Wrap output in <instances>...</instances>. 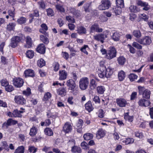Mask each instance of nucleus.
I'll use <instances>...</instances> for the list:
<instances>
[{"instance_id":"obj_16","label":"nucleus","mask_w":153,"mask_h":153,"mask_svg":"<svg viewBox=\"0 0 153 153\" xmlns=\"http://www.w3.org/2000/svg\"><path fill=\"white\" fill-rule=\"evenodd\" d=\"M72 127L71 124L68 122L65 123L63 128V131L65 133H68L71 131Z\"/></svg>"},{"instance_id":"obj_14","label":"nucleus","mask_w":153,"mask_h":153,"mask_svg":"<svg viewBox=\"0 0 153 153\" xmlns=\"http://www.w3.org/2000/svg\"><path fill=\"white\" fill-rule=\"evenodd\" d=\"M36 51L37 52L40 54H44L46 52V47L44 44L43 43L39 44L37 46Z\"/></svg>"},{"instance_id":"obj_45","label":"nucleus","mask_w":153,"mask_h":153,"mask_svg":"<svg viewBox=\"0 0 153 153\" xmlns=\"http://www.w3.org/2000/svg\"><path fill=\"white\" fill-rule=\"evenodd\" d=\"M22 94L24 95L27 98L30 97L31 94L30 88L29 87H27L26 90L23 91Z\"/></svg>"},{"instance_id":"obj_50","label":"nucleus","mask_w":153,"mask_h":153,"mask_svg":"<svg viewBox=\"0 0 153 153\" xmlns=\"http://www.w3.org/2000/svg\"><path fill=\"white\" fill-rule=\"evenodd\" d=\"M15 9L14 7H12V8L8 10L7 13L11 17H15L16 14Z\"/></svg>"},{"instance_id":"obj_56","label":"nucleus","mask_w":153,"mask_h":153,"mask_svg":"<svg viewBox=\"0 0 153 153\" xmlns=\"http://www.w3.org/2000/svg\"><path fill=\"white\" fill-rule=\"evenodd\" d=\"M5 88V91L7 92H12L14 90V88L13 86L9 84Z\"/></svg>"},{"instance_id":"obj_11","label":"nucleus","mask_w":153,"mask_h":153,"mask_svg":"<svg viewBox=\"0 0 153 153\" xmlns=\"http://www.w3.org/2000/svg\"><path fill=\"white\" fill-rule=\"evenodd\" d=\"M24 75L25 78L30 77H34L35 76V74L34 71L31 69H26L24 72Z\"/></svg>"},{"instance_id":"obj_62","label":"nucleus","mask_w":153,"mask_h":153,"mask_svg":"<svg viewBox=\"0 0 153 153\" xmlns=\"http://www.w3.org/2000/svg\"><path fill=\"white\" fill-rule=\"evenodd\" d=\"M87 48H89L88 46V45H84L80 49V51L84 54H86L87 56L88 54V53L86 50Z\"/></svg>"},{"instance_id":"obj_30","label":"nucleus","mask_w":153,"mask_h":153,"mask_svg":"<svg viewBox=\"0 0 153 153\" xmlns=\"http://www.w3.org/2000/svg\"><path fill=\"white\" fill-rule=\"evenodd\" d=\"M94 38L96 40L102 43L104 42V37L103 36L101 33L98 34L94 36Z\"/></svg>"},{"instance_id":"obj_48","label":"nucleus","mask_w":153,"mask_h":153,"mask_svg":"<svg viewBox=\"0 0 153 153\" xmlns=\"http://www.w3.org/2000/svg\"><path fill=\"white\" fill-rule=\"evenodd\" d=\"M25 148L23 146H19L15 151L14 153H24Z\"/></svg>"},{"instance_id":"obj_25","label":"nucleus","mask_w":153,"mask_h":153,"mask_svg":"<svg viewBox=\"0 0 153 153\" xmlns=\"http://www.w3.org/2000/svg\"><path fill=\"white\" fill-rule=\"evenodd\" d=\"M85 107L86 110L89 112H90L94 109L93 106L91 101L90 100L87 102L85 105Z\"/></svg>"},{"instance_id":"obj_12","label":"nucleus","mask_w":153,"mask_h":153,"mask_svg":"<svg viewBox=\"0 0 153 153\" xmlns=\"http://www.w3.org/2000/svg\"><path fill=\"white\" fill-rule=\"evenodd\" d=\"M96 137L98 140L104 137L106 135V131L102 128H100L96 132Z\"/></svg>"},{"instance_id":"obj_46","label":"nucleus","mask_w":153,"mask_h":153,"mask_svg":"<svg viewBox=\"0 0 153 153\" xmlns=\"http://www.w3.org/2000/svg\"><path fill=\"white\" fill-rule=\"evenodd\" d=\"M46 62L42 58H41L37 61V65L40 68H42L45 65Z\"/></svg>"},{"instance_id":"obj_59","label":"nucleus","mask_w":153,"mask_h":153,"mask_svg":"<svg viewBox=\"0 0 153 153\" xmlns=\"http://www.w3.org/2000/svg\"><path fill=\"white\" fill-rule=\"evenodd\" d=\"M128 77L130 81L133 82L137 79L138 76L134 74L131 73L128 75Z\"/></svg>"},{"instance_id":"obj_61","label":"nucleus","mask_w":153,"mask_h":153,"mask_svg":"<svg viewBox=\"0 0 153 153\" xmlns=\"http://www.w3.org/2000/svg\"><path fill=\"white\" fill-rule=\"evenodd\" d=\"M105 113L103 109H99L98 112V117L100 118H102L105 116Z\"/></svg>"},{"instance_id":"obj_38","label":"nucleus","mask_w":153,"mask_h":153,"mask_svg":"<svg viewBox=\"0 0 153 153\" xmlns=\"http://www.w3.org/2000/svg\"><path fill=\"white\" fill-rule=\"evenodd\" d=\"M97 85V83L94 79L90 80L89 87L91 90H94L96 88Z\"/></svg>"},{"instance_id":"obj_2","label":"nucleus","mask_w":153,"mask_h":153,"mask_svg":"<svg viewBox=\"0 0 153 153\" xmlns=\"http://www.w3.org/2000/svg\"><path fill=\"white\" fill-rule=\"evenodd\" d=\"M66 84L68 87V89L71 90L70 92L74 95H76L78 92L76 89L78 88V86L76 81H74L72 79H70L67 81Z\"/></svg>"},{"instance_id":"obj_39","label":"nucleus","mask_w":153,"mask_h":153,"mask_svg":"<svg viewBox=\"0 0 153 153\" xmlns=\"http://www.w3.org/2000/svg\"><path fill=\"white\" fill-rule=\"evenodd\" d=\"M99 76L101 78H103L105 77H106V74L104 70L102 69H98L97 71Z\"/></svg>"},{"instance_id":"obj_60","label":"nucleus","mask_w":153,"mask_h":153,"mask_svg":"<svg viewBox=\"0 0 153 153\" xmlns=\"http://www.w3.org/2000/svg\"><path fill=\"white\" fill-rule=\"evenodd\" d=\"M58 114L57 112L52 113H48L47 114V116L49 119L52 118L55 119L57 117Z\"/></svg>"},{"instance_id":"obj_1","label":"nucleus","mask_w":153,"mask_h":153,"mask_svg":"<svg viewBox=\"0 0 153 153\" xmlns=\"http://www.w3.org/2000/svg\"><path fill=\"white\" fill-rule=\"evenodd\" d=\"M20 110L15 109L12 112L9 111L7 113V116L10 117L21 118L22 117V114L25 112V109L23 107L20 108Z\"/></svg>"},{"instance_id":"obj_32","label":"nucleus","mask_w":153,"mask_h":153,"mask_svg":"<svg viewBox=\"0 0 153 153\" xmlns=\"http://www.w3.org/2000/svg\"><path fill=\"white\" fill-rule=\"evenodd\" d=\"M77 31L79 35L85 34L87 32L86 28L82 26H80L77 27Z\"/></svg>"},{"instance_id":"obj_31","label":"nucleus","mask_w":153,"mask_h":153,"mask_svg":"<svg viewBox=\"0 0 153 153\" xmlns=\"http://www.w3.org/2000/svg\"><path fill=\"white\" fill-rule=\"evenodd\" d=\"M129 112L125 113L124 118L126 121H128L130 123H131L133 121L134 117L133 116H131L129 115Z\"/></svg>"},{"instance_id":"obj_35","label":"nucleus","mask_w":153,"mask_h":153,"mask_svg":"<svg viewBox=\"0 0 153 153\" xmlns=\"http://www.w3.org/2000/svg\"><path fill=\"white\" fill-rule=\"evenodd\" d=\"M83 137L84 140H89L93 139L94 135L92 133L88 132L84 134Z\"/></svg>"},{"instance_id":"obj_52","label":"nucleus","mask_w":153,"mask_h":153,"mask_svg":"<svg viewBox=\"0 0 153 153\" xmlns=\"http://www.w3.org/2000/svg\"><path fill=\"white\" fill-rule=\"evenodd\" d=\"M51 124V122L50 119L49 118L48 119H46L45 122L42 121L40 124L42 126H49Z\"/></svg>"},{"instance_id":"obj_29","label":"nucleus","mask_w":153,"mask_h":153,"mask_svg":"<svg viewBox=\"0 0 153 153\" xmlns=\"http://www.w3.org/2000/svg\"><path fill=\"white\" fill-rule=\"evenodd\" d=\"M114 69L111 67L109 66L107 68H106L105 69V74H106V77L109 78L112 75L113 73Z\"/></svg>"},{"instance_id":"obj_33","label":"nucleus","mask_w":153,"mask_h":153,"mask_svg":"<svg viewBox=\"0 0 153 153\" xmlns=\"http://www.w3.org/2000/svg\"><path fill=\"white\" fill-rule=\"evenodd\" d=\"M44 132L45 134L48 136H53V134L52 130L49 127L45 128L44 130Z\"/></svg>"},{"instance_id":"obj_20","label":"nucleus","mask_w":153,"mask_h":153,"mask_svg":"<svg viewBox=\"0 0 153 153\" xmlns=\"http://www.w3.org/2000/svg\"><path fill=\"white\" fill-rule=\"evenodd\" d=\"M19 43L16 36H13L11 39L10 46L13 48H15Z\"/></svg>"},{"instance_id":"obj_51","label":"nucleus","mask_w":153,"mask_h":153,"mask_svg":"<svg viewBox=\"0 0 153 153\" xmlns=\"http://www.w3.org/2000/svg\"><path fill=\"white\" fill-rule=\"evenodd\" d=\"M151 94V92L148 89H145L144 93L142 94L143 98L148 99L150 98Z\"/></svg>"},{"instance_id":"obj_17","label":"nucleus","mask_w":153,"mask_h":153,"mask_svg":"<svg viewBox=\"0 0 153 153\" xmlns=\"http://www.w3.org/2000/svg\"><path fill=\"white\" fill-rule=\"evenodd\" d=\"M138 103V105L141 107H146L149 105L151 103L149 100L141 99L139 100Z\"/></svg>"},{"instance_id":"obj_10","label":"nucleus","mask_w":153,"mask_h":153,"mask_svg":"<svg viewBox=\"0 0 153 153\" xmlns=\"http://www.w3.org/2000/svg\"><path fill=\"white\" fill-rule=\"evenodd\" d=\"M103 29L102 28H100L99 25L97 23H94L92 25L90 28V33H93L95 32L100 33L102 32Z\"/></svg>"},{"instance_id":"obj_44","label":"nucleus","mask_w":153,"mask_h":153,"mask_svg":"<svg viewBox=\"0 0 153 153\" xmlns=\"http://www.w3.org/2000/svg\"><path fill=\"white\" fill-rule=\"evenodd\" d=\"M37 131V128L36 126H33L30 129L29 133L31 137L34 136L36 134Z\"/></svg>"},{"instance_id":"obj_53","label":"nucleus","mask_w":153,"mask_h":153,"mask_svg":"<svg viewBox=\"0 0 153 153\" xmlns=\"http://www.w3.org/2000/svg\"><path fill=\"white\" fill-rule=\"evenodd\" d=\"M26 54L27 57L31 59L33 57L34 55V52L33 51L28 50L26 51Z\"/></svg>"},{"instance_id":"obj_7","label":"nucleus","mask_w":153,"mask_h":153,"mask_svg":"<svg viewBox=\"0 0 153 153\" xmlns=\"http://www.w3.org/2000/svg\"><path fill=\"white\" fill-rule=\"evenodd\" d=\"M15 102L18 105H23L26 103V99L21 95H16L14 98Z\"/></svg>"},{"instance_id":"obj_22","label":"nucleus","mask_w":153,"mask_h":153,"mask_svg":"<svg viewBox=\"0 0 153 153\" xmlns=\"http://www.w3.org/2000/svg\"><path fill=\"white\" fill-rule=\"evenodd\" d=\"M122 7L117 6H114L111 11L112 13H114L116 15H120L122 12Z\"/></svg>"},{"instance_id":"obj_5","label":"nucleus","mask_w":153,"mask_h":153,"mask_svg":"<svg viewBox=\"0 0 153 153\" xmlns=\"http://www.w3.org/2000/svg\"><path fill=\"white\" fill-rule=\"evenodd\" d=\"M101 4L98 7V9L100 10H105L108 9L111 5V3L109 0H102Z\"/></svg>"},{"instance_id":"obj_42","label":"nucleus","mask_w":153,"mask_h":153,"mask_svg":"<svg viewBox=\"0 0 153 153\" xmlns=\"http://www.w3.org/2000/svg\"><path fill=\"white\" fill-rule=\"evenodd\" d=\"M52 97L51 94L49 92H47L44 94L42 99V101L44 102H47Z\"/></svg>"},{"instance_id":"obj_43","label":"nucleus","mask_w":153,"mask_h":153,"mask_svg":"<svg viewBox=\"0 0 153 153\" xmlns=\"http://www.w3.org/2000/svg\"><path fill=\"white\" fill-rule=\"evenodd\" d=\"M117 61L120 65H123L125 63L126 59L123 56H121L117 58Z\"/></svg>"},{"instance_id":"obj_58","label":"nucleus","mask_w":153,"mask_h":153,"mask_svg":"<svg viewBox=\"0 0 153 153\" xmlns=\"http://www.w3.org/2000/svg\"><path fill=\"white\" fill-rule=\"evenodd\" d=\"M39 9L44 10L45 8L46 5L44 1L42 0L37 2Z\"/></svg>"},{"instance_id":"obj_36","label":"nucleus","mask_w":153,"mask_h":153,"mask_svg":"<svg viewBox=\"0 0 153 153\" xmlns=\"http://www.w3.org/2000/svg\"><path fill=\"white\" fill-rule=\"evenodd\" d=\"M27 19L26 17L22 16L19 17L17 20L16 22L19 25H22L26 22Z\"/></svg>"},{"instance_id":"obj_63","label":"nucleus","mask_w":153,"mask_h":153,"mask_svg":"<svg viewBox=\"0 0 153 153\" xmlns=\"http://www.w3.org/2000/svg\"><path fill=\"white\" fill-rule=\"evenodd\" d=\"M116 6L123 8L124 7L123 0H116Z\"/></svg>"},{"instance_id":"obj_13","label":"nucleus","mask_w":153,"mask_h":153,"mask_svg":"<svg viewBox=\"0 0 153 153\" xmlns=\"http://www.w3.org/2000/svg\"><path fill=\"white\" fill-rule=\"evenodd\" d=\"M58 75L59 80L61 81L64 80L66 79L68 75L67 72L65 70H60Z\"/></svg>"},{"instance_id":"obj_57","label":"nucleus","mask_w":153,"mask_h":153,"mask_svg":"<svg viewBox=\"0 0 153 153\" xmlns=\"http://www.w3.org/2000/svg\"><path fill=\"white\" fill-rule=\"evenodd\" d=\"M16 36L19 42H23L25 39V35L22 33L19 34L18 36Z\"/></svg>"},{"instance_id":"obj_21","label":"nucleus","mask_w":153,"mask_h":153,"mask_svg":"<svg viewBox=\"0 0 153 153\" xmlns=\"http://www.w3.org/2000/svg\"><path fill=\"white\" fill-rule=\"evenodd\" d=\"M83 124V120L81 119L78 120L76 124V129L77 132L81 133L82 132V126Z\"/></svg>"},{"instance_id":"obj_34","label":"nucleus","mask_w":153,"mask_h":153,"mask_svg":"<svg viewBox=\"0 0 153 153\" xmlns=\"http://www.w3.org/2000/svg\"><path fill=\"white\" fill-rule=\"evenodd\" d=\"M71 151L72 153H81L82 150L80 147L74 146L71 147Z\"/></svg>"},{"instance_id":"obj_55","label":"nucleus","mask_w":153,"mask_h":153,"mask_svg":"<svg viewBox=\"0 0 153 153\" xmlns=\"http://www.w3.org/2000/svg\"><path fill=\"white\" fill-rule=\"evenodd\" d=\"M130 11L134 13H137L140 10L139 8H138L136 6L131 5L129 8Z\"/></svg>"},{"instance_id":"obj_37","label":"nucleus","mask_w":153,"mask_h":153,"mask_svg":"<svg viewBox=\"0 0 153 153\" xmlns=\"http://www.w3.org/2000/svg\"><path fill=\"white\" fill-rule=\"evenodd\" d=\"M53 71L55 72L58 71L60 69V64L56 61H54L52 65Z\"/></svg>"},{"instance_id":"obj_6","label":"nucleus","mask_w":153,"mask_h":153,"mask_svg":"<svg viewBox=\"0 0 153 153\" xmlns=\"http://www.w3.org/2000/svg\"><path fill=\"white\" fill-rule=\"evenodd\" d=\"M137 41L140 44L149 45L152 42L151 38L149 36H145L141 39H139Z\"/></svg>"},{"instance_id":"obj_54","label":"nucleus","mask_w":153,"mask_h":153,"mask_svg":"<svg viewBox=\"0 0 153 153\" xmlns=\"http://www.w3.org/2000/svg\"><path fill=\"white\" fill-rule=\"evenodd\" d=\"M97 92L100 94H102L105 90L104 87L103 86H98L97 87Z\"/></svg>"},{"instance_id":"obj_18","label":"nucleus","mask_w":153,"mask_h":153,"mask_svg":"<svg viewBox=\"0 0 153 153\" xmlns=\"http://www.w3.org/2000/svg\"><path fill=\"white\" fill-rule=\"evenodd\" d=\"M116 100L117 105L120 107H125L127 103V101L124 98H117Z\"/></svg>"},{"instance_id":"obj_49","label":"nucleus","mask_w":153,"mask_h":153,"mask_svg":"<svg viewBox=\"0 0 153 153\" xmlns=\"http://www.w3.org/2000/svg\"><path fill=\"white\" fill-rule=\"evenodd\" d=\"M132 34L134 37L139 38L141 36V33L139 30H134L132 32Z\"/></svg>"},{"instance_id":"obj_26","label":"nucleus","mask_w":153,"mask_h":153,"mask_svg":"<svg viewBox=\"0 0 153 153\" xmlns=\"http://www.w3.org/2000/svg\"><path fill=\"white\" fill-rule=\"evenodd\" d=\"M16 25L15 23H10L7 25L6 28V30L9 32H11L12 31L14 32L15 30Z\"/></svg>"},{"instance_id":"obj_9","label":"nucleus","mask_w":153,"mask_h":153,"mask_svg":"<svg viewBox=\"0 0 153 153\" xmlns=\"http://www.w3.org/2000/svg\"><path fill=\"white\" fill-rule=\"evenodd\" d=\"M42 34H43L39 36L40 39L43 42V44L48 45L49 42L48 38L49 36V33Z\"/></svg>"},{"instance_id":"obj_40","label":"nucleus","mask_w":153,"mask_h":153,"mask_svg":"<svg viewBox=\"0 0 153 153\" xmlns=\"http://www.w3.org/2000/svg\"><path fill=\"white\" fill-rule=\"evenodd\" d=\"M134 141V139L132 138H125L122 140V142L125 145H128L133 143Z\"/></svg>"},{"instance_id":"obj_47","label":"nucleus","mask_w":153,"mask_h":153,"mask_svg":"<svg viewBox=\"0 0 153 153\" xmlns=\"http://www.w3.org/2000/svg\"><path fill=\"white\" fill-rule=\"evenodd\" d=\"M120 35L119 33H114L111 36V38L114 41H118L120 39Z\"/></svg>"},{"instance_id":"obj_24","label":"nucleus","mask_w":153,"mask_h":153,"mask_svg":"<svg viewBox=\"0 0 153 153\" xmlns=\"http://www.w3.org/2000/svg\"><path fill=\"white\" fill-rule=\"evenodd\" d=\"M58 94L62 97L65 96L66 94L67 89L66 88L61 87L57 90Z\"/></svg>"},{"instance_id":"obj_4","label":"nucleus","mask_w":153,"mask_h":153,"mask_svg":"<svg viewBox=\"0 0 153 153\" xmlns=\"http://www.w3.org/2000/svg\"><path fill=\"white\" fill-rule=\"evenodd\" d=\"M79 87L82 90H84L88 88L89 84V79L87 77H83L79 82Z\"/></svg>"},{"instance_id":"obj_41","label":"nucleus","mask_w":153,"mask_h":153,"mask_svg":"<svg viewBox=\"0 0 153 153\" xmlns=\"http://www.w3.org/2000/svg\"><path fill=\"white\" fill-rule=\"evenodd\" d=\"M39 11L37 9H35L33 10V13H30L29 16L30 17H37L39 16Z\"/></svg>"},{"instance_id":"obj_8","label":"nucleus","mask_w":153,"mask_h":153,"mask_svg":"<svg viewBox=\"0 0 153 153\" xmlns=\"http://www.w3.org/2000/svg\"><path fill=\"white\" fill-rule=\"evenodd\" d=\"M13 82L15 87L20 88L23 85L24 82L23 79L22 78L17 77L13 79Z\"/></svg>"},{"instance_id":"obj_15","label":"nucleus","mask_w":153,"mask_h":153,"mask_svg":"<svg viewBox=\"0 0 153 153\" xmlns=\"http://www.w3.org/2000/svg\"><path fill=\"white\" fill-rule=\"evenodd\" d=\"M17 123V121L14 120L12 118H10L7 120L6 123L4 122L3 123L2 125V127H4L5 126L7 127L8 126H10L11 125H15Z\"/></svg>"},{"instance_id":"obj_3","label":"nucleus","mask_w":153,"mask_h":153,"mask_svg":"<svg viewBox=\"0 0 153 153\" xmlns=\"http://www.w3.org/2000/svg\"><path fill=\"white\" fill-rule=\"evenodd\" d=\"M117 51L116 48L114 46H111L108 50L107 55L105 58L109 60L111 59L116 57Z\"/></svg>"},{"instance_id":"obj_64","label":"nucleus","mask_w":153,"mask_h":153,"mask_svg":"<svg viewBox=\"0 0 153 153\" xmlns=\"http://www.w3.org/2000/svg\"><path fill=\"white\" fill-rule=\"evenodd\" d=\"M56 10L61 12L64 13L65 12V10L63 6L60 4L56 5L55 6Z\"/></svg>"},{"instance_id":"obj_19","label":"nucleus","mask_w":153,"mask_h":153,"mask_svg":"<svg viewBox=\"0 0 153 153\" xmlns=\"http://www.w3.org/2000/svg\"><path fill=\"white\" fill-rule=\"evenodd\" d=\"M26 44L24 46L25 48H30L32 46L33 41L32 38L29 36H27L25 37Z\"/></svg>"},{"instance_id":"obj_28","label":"nucleus","mask_w":153,"mask_h":153,"mask_svg":"<svg viewBox=\"0 0 153 153\" xmlns=\"http://www.w3.org/2000/svg\"><path fill=\"white\" fill-rule=\"evenodd\" d=\"M70 12L77 18L80 17V14L79 11L74 7H71L70 8Z\"/></svg>"},{"instance_id":"obj_23","label":"nucleus","mask_w":153,"mask_h":153,"mask_svg":"<svg viewBox=\"0 0 153 153\" xmlns=\"http://www.w3.org/2000/svg\"><path fill=\"white\" fill-rule=\"evenodd\" d=\"M118 78L119 81L121 82L123 81L126 77V73L123 70H121L118 72Z\"/></svg>"},{"instance_id":"obj_27","label":"nucleus","mask_w":153,"mask_h":153,"mask_svg":"<svg viewBox=\"0 0 153 153\" xmlns=\"http://www.w3.org/2000/svg\"><path fill=\"white\" fill-rule=\"evenodd\" d=\"M41 28L39 29V32L41 33H45L48 32H46L48 30V27L46 24L45 23L42 24L41 25Z\"/></svg>"}]
</instances>
